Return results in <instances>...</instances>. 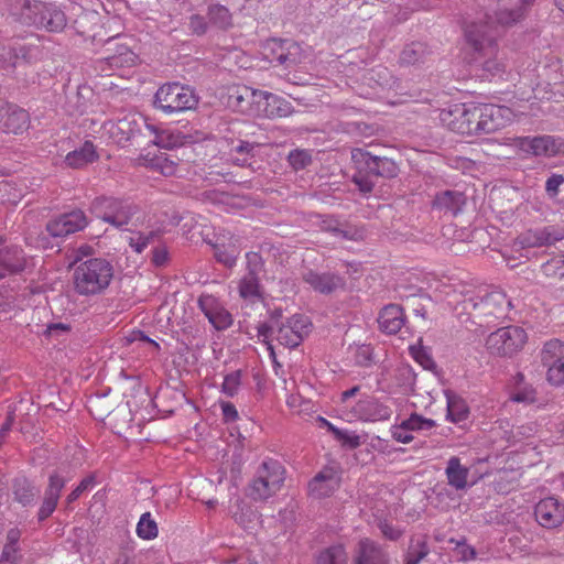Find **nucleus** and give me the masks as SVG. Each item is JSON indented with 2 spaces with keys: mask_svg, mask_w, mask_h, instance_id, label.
<instances>
[{
  "mask_svg": "<svg viewBox=\"0 0 564 564\" xmlns=\"http://www.w3.org/2000/svg\"><path fill=\"white\" fill-rule=\"evenodd\" d=\"M91 210L104 221L109 223L116 228L123 229L126 231L124 239L138 253H141L155 237L153 230L133 231L131 228H124L131 220L132 208L130 205L118 199L108 197L97 198L93 203Z\"/></svg>",
  "mask_w": 564,
  "mask_h": 564,
  "instance_id": "obj_1",
  "label": "nucleus"
},
{
  "mask_svg": "<svg viewBox=\"0 0 564 564\" xmlns=\"http://www.w3.org/2000/svg\"><path fill=\"white\" fill-rule=\"evenodd\" d=\"M310 332L311 322L308 317L301 314L284 319L281 313H275L269 322L258 327V336L268 345L272 358H274L271 345L273 339L285 347H296Z\"/></svg>",
  "mask_w": 564,
  "mask_h": 564,
  "instance_id": "obj_2",
  "label": "nucleus"
},
{
  "mask_svg": "<svg viewBox=\"0 0 564 564\" xmlns=\"http://www.w3.org/2000/svg\"><path fill=\"white\" fill-rule=\"evenodd\" d=\"M113 278V265L104 258H90L76 265L73 284L76 293L93 296L102 293Z\"/></svg>",
  "mask_w": 564,
  "mask_h": 564,
  "instance_id": "obj_3",
  "label": "nucleus"
},
{
  "mask_svg": "<svg viewBox=\"0 0 564 564\" xmlns=\"http://www.w3.org/2000/svg\"><path fill=\"white\" fill-rule=\"evenodd\" d=\"M359 391V387H354L341 393L337 410L339 417L347 422L386 420L388 415L387 408L378 404L373 398L365 397L355 400Z\"/></svg>",
  "mask_w": 564,
  "mask_h": 564,
  "instance_id": "obj_4",
  "label": "nucleus"
},
{
  "mask_svg": "<svg viewBox=\"0 0 564 564\" xmlns=\"http://www.w3.org/2000/svg\"><path fill=\"white\" fill-rule=\"evenodd\" d=\"M527 340L525 330L511 325L491 333L486 339V349L492 356L510 358L524 347Z\"/></svg>",
  "mask_w": 564,
  "mask_h": 564,
  "instance_id": "obj_5",
  "label": "nucleus"
},
{
  "mask_svg": "<svg viewBox=\"0 0 564 564\" xmlns=\"http://www.w3.org/2000/svg\"><path fill=\"white\" fill-rule=\"evenodd\" d=\"M284 481V468L275 460L263 462L249 487V495L254 500H265L275 495Z\"/></svg>",
  "mask_w": 564,
  "mask_h": 564,
  "instance_id": "obj_6",
  "label": "nucleus"
},
{
  "mask_svg": "<svg viewBox=\"0 0 564 564\" xmlns=\"http://www.w3.org/2000/svg\"><path fill=\"white\" fill-rule=\"evenodd\" d=\"M23 21L48 31H61L66 24V18L56 6L37 0L24 1L21 14Z\"/></svg>",
  "mask_w": 564,
  "mask_h": 564,
  "instance_id": "obj_7",
  "label": "nucleus"
},
{
  "mask_svg": "<svg viewBox=\"0 0 564 564\" xmlns=\"http://www.w3.org/2000/svg\"><path fill=\"white\" fill-rule=\"evenodd\" d=\"M155 106L165 113L193 109L197 105L194 90L180 84H166L155 94Z\"/></svg>",
  "mask_w": 564,
  "mask_h": 564,
  "instance_id": "obj_8",
  "label": "nucleus"
},
{
  "mask_svg": "<svg viewBox=\"0 0 564 564\" xmlns=\"http://www.w3.org/2000/svg\"><path fill=\"white\" fill-rule=\"evenodd\" d=\"M498 34L499 31L495 26L491 15L470 23L465 31L467 43L484 57L496 54Z\"/></svg>",
  "mask_w": 564,
  "mask_h": 564,
  "instance_id": "obj_9",
  "label": "nucleus"
},
{
  "mask_svg": "<svg viewBox=\"0 0 564 564\" xmlns=\"http://www.w3.org/2000/svg\"><path fill=\"white\" fill-rule=\"evenodd\" d=\"M511 301L502 291H492L486 296L476 301L473 297L463 301V308L475 317L494 316L500 317L507 314L511 307Z\"/></svg>",
  "mask_w": 564,
  "mask_h": 564,
  "instance_id": "obj_10",
  "label": "nucleus"
},
{
  "mask_svg": "<svg viewBox=\"0 0 564 564\" xmlns=\"http://www.w3.org/2000/svg\"><path fill=\"white\" fill-rule=\"evenodd\" d=\"M541 364L546 369V380L550 384H564V343L551 339L543 345L540 352Z\"/></svg>",
  "mask_w": 564,
  "mask_h": 564,
  "instance_id": "obj_11",
  "label": "nucleus"
},
{
  "mask_svg": "<svg viewBox=\"0 0 564 564\" xmlns=\"http://www.w3.org/2000/svg\"><path fill=\"white\" fill-rule=\"evenodd\" d=\"M131 40L119 39L108 43V55L100 61V69L110 74L115 69L132 67L138 62V55L130 45Z\"/></svg>",
  "mask_w": 564,
  "mask_h": 564,
  "instance_id": "obj_12",
  "label": "nucleus"
},
{
  "mask_svg": "<svg viewBox=\"0 0 564 564\" xmlns=\"http://www.w3.org/2000/svg\"><path fill=\"white\" fill-rule=\"evenodd\" d=\"M513 147L535 156H555L564 153V141L551 135L519 137L513 140Z\"/></svg>",
  "mask_w": 564,
  "mask_h": 564,
  "instance_id": "obj_13",
  "label": "nucleus"
},
{
  "mask_svg": "<svg viewBox=\"0 0 564 564\" xmlns=\"http://www.w3.org/2000/svg\"><path fill=\"white\" fill-rule=\"evenodd\" d=\"M475 116L481 120V131L484 133L495 132L505 128L513 121V111L506 106L497 105H475Z\"/></svg>",
  "mask_w": 564,
  "mask_h": 564,
  "instance_id": "obj_14",
  "label": "nucleus"
},
{
  "mask_svg": "<svg viewBox=\"0 0 564 564\" xmlns=\"http://www.w3.org/2000/svg\"><path fill=\"white\" fill-rule=\"evenodd\" d=\"M299 50L294 42L271 39L261 45L260 56L270 64L290 65L297 62L295 54Z\"/></svg>",
  "mask_w": 564,
  "mask_h": 564,
  "instance_id": "obj_15",
  "label": "nucleus"
},
{
  "mask_svg": "<svg viewBox=\"0 0 564 564\" xmlns=\"http://www.w3.org/2000/svg\"><path fill=\"white\" fill-rule=\"evenodd\" d=\"M475 116V104H454L440 111V121L449 130L464 134L469 132V122H466V117Z\"/></svg>",
  "mask_w": 564,
  "mask_h": 564,
  "instance_id": "obj_16",
  "label": "nucleus"
},
{
  "mask_svg": "<svg viewBox=\"0 0 564 564\" xmlns=\"http://www.w3.org/2000/svg\"><path fill=\"white\" fill-rule=\"evenodd\" d=\"M534 516L543 528H558L564 523V501L555 497L541 499L534 508Z\"/></svg>",
  "mask_w": 564,
  "mask_h": 564,
  "instance_id": "obj_17",
  "label": "nucleus"
},
{
  "mask_svg": "<svg viewBox=\"0 0 564 564\" xmlns=\"http://www.w3.org/2000/svg\"><path fill=\"white\" fill-rule=\"evenodd\" d=\"M198 304L209 323L216 329L221 330L231 326L232 316L217 297L203 294L198 300Z\"/></svg>",
  "mask_w": 564,
  "mask_h": 564,
  "instance_id": "obj_18",
  "label": "nucleus"
},
{
  "mask_svg": "<svg viewBox=\"0 0 564 564\" xmlns=\"http://www.w3.org/2000/svg\"><path fill=\"white\" fill-rule=\"evenodd\" d=\"M339 471L334 466L324 467L308 484L313 498L321 499L330 496L339 487Z\"/></svg>",
  "mask_w": 564,
  "mask_h": 564,
  "instance_id": "obj_19",
  "label": "nucleus"
},
{
  "mask_svg": "<svg viewBox=\"0 0 564 564\" xmlns=\"http://www.w3.org/2000/svg\"><path fill=\"white\" fill-rule=\"evenodd\" d=\"M87 219L82 210H73L64 214L47 224V231L53 237H65L84 229Z\"/></svg>",
  "mask_w": 564,
  "mask_h": 564,
  "instance_id": "obj_20",
  "label": "nucleus"
},
{
  "mask_svg": "<svg viewBox=\"0 0 564 564\" xmlns=\"http://www.w3.org/2000/svg\"><path fill=\"white\" fill-rule=\"evenodd\" d=\"M352 158L356 162L365 163L367 165V172L365 175L362 174V169L358 167V173L354 176V182L361 192L368 193L375 185V178L378 177L380 160L377 156H371L369 153L360 150L354 152Z\"/></svg>",
  "mask_w": 564,
  "mask_h": 564,
  "instance_id": "obj_21",
  "label": "nucleus"
},
{
  "mask_svg": "<svg viewBox=\"0 0 564 564\" xmlns=\"http://www.w3.org/2000/svg\"><path fill=\"white\" fill-rule=\"evenodd\" d=\"M534 0H518L513 8H507L503 3L498 6V10L492 17V21L497 30L510 28L522 21L528 13L529 8Z\"/></svg>",
  "mask_w": 564,
  "mask_h": 564,
  "instance_id": "obj_22",
  "label": "nucleus"
},
{
  "mask_svg": "<svg viewBox=\"0 0 564 564\" xmlns=\"http://www.w3.org/2000/svg\"><path fill=\"white\" fill-rule=\"evenodd\" d=\"M562 229L549 226L542 229L528 230L518 238V243L522 248H534L552 245L563 239Z\"/></svg>",
  "mask_w": 564,
  "mask_h": 564,
  "instance_id": "obj_23",
  "label": "nucleus"
},
{
  "mask_svg": "<svg viewBox=\"0 0 564 564\" xmlns=\"http://www.w3.org/2000/svg\"><path fill=\"white\" fill-rule=\"evenodd\" d=\"M248 265L253 267L239 282L238 290L241 299L248 302H256L261 299L260 285L256 275V267L260 264V257L257 253L247 254Z\"/></svg>",
  "mask_w": 564,
  "mask_h": 564,
  "instance_id": "obj_24",
  "label": "nucleus"
},
{
  "mask_svg": "<svg viewBox=\"0 0 564 564\" xmlns=\"http://www.w3.org/2000/svg\"><path fill=\"white\" fill-rule=\"evenodd\" d=\"M69 479L70 476H62L58 473L50 477V484L45 491L44 500L39 511L40 520H44L53 513L57 506L61 490Z\"/></svg>",
  "mask_w": 564,
  "mask_h": 564,
  "instance_id": "obj_25",
  "label": "nucleus"
},
{
  "mask_svg": "<svg viewBox=\"0 0 564 564\" xmlns=\"http://www.w3.org/2000/svg\"><path fill=\"white\" fill-rule=\"evenodd\" d=\"M435 425L434 421L412 414L392 430V437L400 443H410L413 440L412 432L416 430H430Z\"/></svg>",
  "mask_w": 564,
  "mask_h": 564,
  "instance_id": "obj_26",
  "label": "nucleus"
},
{
  "mask_svg": "<svg viewBox=\"0 0 564 564\" xmlns=\"http://www.w3.org/2000/svg\"><path fill=\"white\" fill-rule=\"evenodd\" d=\"M384 553L373 541L361 540L356 549L352 564H383Z\"/></svg>",
  "mask_w": 564,
  "mask_h": 564,
  "instance_id": "obj_27",
  "label": "nucleus"
},
{
  "mask_svg": "<svg viewBox=\"0 0 564 564\" xmlns=\"http://www.w3.org/2000/svg\"><path fill=\"white\" fill-rule=\"evenodd\" d=\"M0 123L7 132L19 133L28 128L29 115L21 108L8 106L4 113L0 115Z\"/></svg>",
  "mask_w": 564,
  "mask_h": 564,
  "instance_id": "obj_28",
  "label": "nucleus"
},
{
  "mask_svg": "<svg viewBox=\"0 0 564 564\" xmlns=\"http://www.w3.org/2000/svg\"><path fill=\"white\" fill-rule=\"evenodd\" d=\"M142 160L145 166L160 172L164 176H182V171L184 170L163 152L154 154L151 158L150 153H148Z\"/></svg>",
  "mask_w": 564,
  "mask_h": 564,
  "instance_id": "obj_29",
  "label": "nucleus"
},
{
  "mask_svg": "<svg viewBox=\"0 0 564 564\" xmlns=\"http://www.w3.org/2000/svg\"><path fill=\"white\" fill-rule=\"evenodd\" d=\"M23 251L18 247L0 250V278L7 273L19 272L24 269Z\"/></svg>",
  "mask_w": 564,
  "mask_h": 564,
  "instance_id": "obj_30",
  "label": "nucleus"
},
{
  "mask_svg": "<svg viewBox=\"0 0 564 564\" xmlns=\"http://www.w3.org/2000/svg\"><path fill=\"white\" fill-rule=\"evenodd\" d=\"M448 485L456 490H463L468 486L469 469L460 464V459L453 456L448 459L445 469Z\"/></svg>",
  "mask_w": 564,
  "mask_h": 564,
  "instance_id": "obj_31",
  "label": "nucleus"
},
{
  "mask_svg": "<svg viewBox=\"0 0 564 564\" xmlns=\"http://www.w3.org/2000/svg\"><path fill=\"white\" fill-rule=\"evenodd\" d=\"M98 159L95 145L86 141L79 149L69 152L65 156V163L72 169H82Z\"/></svg>",
  "mask_w": 564,
  "mask_h": 564,
  "instance_id": "obj_32",
  "label": "nucleus"
},
{
  "mask_svg": "<svg viewBox=\"0 0 564 564\" xmlns=\"http://www.w3.org/2000/svg\"><path fill=\"white\" fill-rule=\"evenodd\" d=\"M465 205V196L458 191H444L438 193L434 200L433 206L452 215H456L462 210Z\"/></svg>",
  "mask_w": 564,
  "mask_h": 564,
  "instance_id": "obj_33",
  "label": "nucleus"
},
{
  "mask_svg": "<svg viewBox=\"0 0 564 564\" xmlns=\"http://www.w3.org/2000/svg\"><path fill=\"white\" fill-rule=\"evenodd\" d=\"M232 518L245 531L252 532L257 530L260 524V516L250 506L240 501L236 506V510L231 511Z\"/></svg>",
  "mask_w": 564,
  "mask_h": 564,
  "instance_id": "obj_34",
  "label": "nucleus"
},
{
  "mask_svg": "<svg viewBox=\"0 0 564 564\" xmlns=\"http://www.w3.org/2000/svg\"><path fill=\"white\" fill-rule=\"evenodd\" d=\"M254 89L248 86H235L229 89L228 105L238 111L248 113Z\"/></svg>",
  "mask_w": 564,
  "mask_h": 564,
  "instance_id": "obj_35",
  "label": "nucleus"
},
{
  "mask_svg": "<svg viewBox=\"0 0 564 564\" xmlns=\"http://www.w3.org/2000/svg\"><path fill=\"white\" fill-rule=\"evenodd\" d=\"M304 280L315 291H318L321 293H329L340 285V279L336 275L328 273L319 274L310 271L304 275Z\"/></svg>",
  "mask_w": 564,
  "mask_h": 564,
  "instance_id": "obj_36",
  "label": "nucleus"
},
{
  "mask_svg": "<svg viewBox=\"0 0 564 564\" xmlns=\"http://www.w3.org/2000/svg\"><path fill=\"white\" fill-rule=\"evenodd\" d=\"M432 54L431 50L426 44L421 42H414L406 45L400 54V63L403 65H414L417 63H424Z\"/></svg>",
  "mask_w": 564,
  "mask_h": 564,
  "instance_id": "obj_37",
  "label": "nucleus"
},
{
  "mask_svg": "<svg viewBox=\"0 0 564 564\" xmlns=\"http://www.w3.org/2000/svg\"><path fill=\"white\" fill-rule=\"evenodd\" d=\"M447 398V419L453 423H460L467 420L469 408L464 399L452 393Z\"/></svg>",
  "mask_w": 564,
  "mask_h": 564,
  "instance_id": "obj_38",
  "label": "nucleus"
},
{
  "mask_svg": "<svg viewBox=\"0 0 564 564\" xmlns=\"http://www.w3.org/2000/svg\"><path fill=\"white\" fill-rule=\"evenodd\" d=\"M131 121L128 118L121 119L118 122H107L104 126L106 132L110 135L113 142L118 144H123L129 141L133 131L130 129Z\"/></svg>",
  "mask_w": 564,
  "mask_h": 564,
  "instance_id": "obj_39",
  "label": "nucleus"
},
{
  "mask_svg": "<svg viewBox=\"0 0 564 564\" xmlns=\"http://www.w3.org/2000/svg\"><path fill=\"white\" fill-rule=\"evenodd\" d=\"M135 533L140 539L144 541H151L158 538V523L153 519L151 512H144L143 514H141L137 523Z\"/></svg>",
  "mask_w": 564,
  "mask_h": 564,
  "instance_id": "obj_40",
  "label": "nucleus"
},
{
  "mask_svg": "<svg viewBox=\"0 0 564 564\" xmlns=\"http://www.w3.org/2000/svg\"><path fill=\"white\" fill-rule=\"evenodd\" d=\"M348 555L341 544L333 545L323 551L316 564H347Z\"/></svg>",
  "mask_w": 564,
  "mask_h": 564,
  "instance_id": "obj_41",
  "label": "nucleus"
},
{
  "mask_svg": "<svg viewBox=\"0 0 564 564\" xmlns=\"http://www.w3.org/2000/svg\"><path fill=\"white\" fill-rule=\"evenodd\" d=\"M265 105V111L262 117H286L291 112L290 104L273 94L269 97V101Z\"/></svg>",
  "mask_w": 564,
  "mask_h": 564,
  "instance_id": "obj_42",
  "label": "nucleus"
},
{
  "mask_svg": "<svg viewBox=\"0 0 564 564\" xmlns=\"http://www.w3.org/2000/svg\"><path fill=\"white\" fill-rule=\"evenodd\" d=\"M319 421L322 422L323 425L327 426L328 430L333 432L335 437L338 441H340L344 445L354 448L360 444V437L357 434L349 431L339 430L324 417H319Z\"/></svg>",
  "mask_w": 564,
  "mask_h": 564,
  "instance_id": "obj_43",
  "label": "nucleus"
},
{
  "mask_svg": "<svg viewBox=\"0 0 564 564\" xmlns=\"http://www.w3.org/2000/svg\"><path fill=\"white\" fill-rule=\"evenodd\" d=\"M209 20L220 29H227L231 24V15L224 6L215 4L208 10Z\"/></svg>",
  "mask_w": 564,
  "mask_h": 564,
  "instance_id": "obj_44",
  "label": "nucleus"
},
{
  "mask_svg": "<svg viewBox=\"0 0 564 564\" xmlns=\"http://www.w3.org/2000/svg\"><path fill=\"white\" fill-rule=\"evenodd\" d=\"M241 377L242 373L240 370L226 375L221 384V392L229 398L235 397L241 387Z\"/></svg>",
  "mask_w": 564,
  "mask_h": 564,
  "instance_id": "obj_45",
  "label": "nucleus"
},
{
  "mask_svg": "<svg viewBox=\"0 0 564 564\" xmlns=\"http://www.w3.org/2000/svg\"><path fill=\"white\" fill-rule=\"evenodd\" d=\"M542 271L549 278L564 279V256H555L546 261Z\"/></svg>",
  "mask_w": 564,
  "mask_h": 564,
  "instance_id": "obj_46",
  "label": "nucleus"
},
{
  "mask_svg": "<svg viewBox=\"0 0 564 564\" xmlns=\"http://www.w3.org/2000/svg\"><path fill=\"white\" fill-rule=\"evenodd\" d=\"M271 96V93L254 89V96L251 99L248 115L262 117L263 112L265 111V104L269 101V97Z\"/></svg>",
  "mask_w": 564,
  "mask_h": 564,
  "instance_id": "obj_47",
  "label": "nucleus"
},
{
  "mask_svg": "<svg viewBox=\"0 0 564 564\" xmlns=\"http://www.w3.org/2000/svg\"><path fill=\"white\" fill-rule=\"evenodd\" d=\"M239 254V249L236 246H230L228 249L216 247L215 256L217 260L224 263L226 267H232Z\"/></svg>",
  "mask_w": 564,
  "mask_h": 564,
  "instance_id": "obj_48",
  "label": "nucleus"
},
{
  "mask_svg": "<svg viewBox=\"0 0 564 564\" xmlns=\"http://www.w3.org/2000/svg\"><path fill=\"white\" fill-rule=\"evenodd\" d=\"M405 315L399 304H390V334L400 332L404 326Z\"/></svg>",
  "mask_w": 564,
  "mask_h": 564,
  "instance_id": "obj_49",
  "label": "nucleus"
},
{
  "mask_svg": "<svg viewBox=\"0 0 564 564\" xmlns=\"http://www.w3.org/2000/svg\"><path fill=\"white\" fill-rule=\"evenodd\" d=\"M409 350L411 356L424 368L432 369L434 367V360L430 356V354L421 348L410 345Z\"/></svg>",
  "mask_w": 564,
  "mask_h": 564,
  "instance_id": "obj_50",
  "label": "nucleus"
},
{
  "mask_svg": "<svg viewBox=\"0 0 564 564\" xmlns=\"http://www.w3.org/2000/svg\"><path fill=\"white\" fill-rule=\"evenodd\" d=\"M290 164L296 169H303L311 162V154L306 150H295L289 154Z\"/></svg>",
  "mask_w": 564,
  "mask_h": 564,
  "instance_id": "obj_51",
  "label": "nucleus"
},
{
  "mask_svg": "<svg viewBox=\"0 0 564 564\" xmlns=\"http://www.w3.org/2000/svg\"><path fill=\"white\" fill-rule=\"evenodd\" d=\"M564 184V175L552 174L545 182V192L550 198H554L560 193L561 185Z\"/></svg>",
  "mask_w": 564,
  "mask_h": 564,
  "instance_id": "obj_52",
  "label": "nucleus"
},
{
  "mask_svg": "<svg viewBox=\"0 0 564 564\" xmlns=\"http://www.w3.org/2000/svg\"><path fill=\"white\" fill-rule=\"evenodd\" d=\"M127 340L129 343H140V344H145V345H149L150 348H151V352H155L160 349V345L149 338L148 336H145L142 332H132L128 337H127Z\"/></svg>",
  "mask_w": 564,
  "mask_h": 564,
  "instance_id": "obj_53",
  "label": "nucleus"
},
{
  "mask_svg": "<svg viewBox=\"0 0 564 564\" xmlns=\"http://www.w3.org/2000/svg\"><path fill=\"white\" fill-rule=\"evenodd\" d=\"M496 54L488 55L489 58L482 63V67L490 75L496 76L500 75L505 70V64L496 58Z\"/></svg>",
  "mask_w": 564,
  "mask_h": 564,
  "instance_id": "obj_54",
  "label": "nucleus"
},
{
  "mask_svg": "<svg viewBox=\"0 0 564 564\" xmlns=\"http://www.w3.org/2000/svg\"><path fill=\"white\" fill-rule=\"evenodd\" d=\"M94 485L93 476L84 478L80 484L67 496V503H72L77 500L80 495L91 488Z\"/></svg>",
  "mask_w": 564,
  "mask_h": 564,
  "instance_id": "obj_55",
  "label": "nucleus"
},
{
  "mask_svg": "<svg viewBox=\"0 0 564 564\" xmlns=\"http://www.w3.org/2000/svg\"><path fill=\"white\" fill-rule=\"evenodd\" d=\"M427 554V550L423 544L417 543L415 547L411 549V551L406 555L405 564H419L422 558H424Z\"/></svg>",
  "mask_w": 564,
  "mask_h": 564,
  "instance_id": "obj_56",
  "label": "nucleus"
},
{
  "mask_svg": "<svg viewBox=\"0 0 564 564\" xmlns=\"http://www.w3.org/2000/svg\"><path fill=\"white\" fill-rule=\"evenodd\" d=\"M154 143L160 148H173L177 145V138L167 131H162L155 135Z\"/></svg>",
  "mask_w": 564,
  "mask_h": 564,
  "instance_id": "obj_57",
  "label": "nucleus"
},
{
  "mask_svg": "<svg viewBox=\"0 0 564 564\" xmlns=\"http://www.w3.org/2000/svg\"><path fill=\"white\" fill-rule=\"evenodd\" d=\"M221 413L224 421L231 423L238 420V411L236 406L230 402H220Z\"/></svg>",
  "mask_w": 564,
  "mask_h": 564,
  "instance_id": "obj_58",
  "label": "nucleus"
},
{
  "mask_svg": "<svg viewBox=\"0 0 564 564\" xmlns=\"http://www.w3.org/2000/svg\"><path fill=\"white\" fill-rule=\"evenodd\" d=\"M286 404L290 409L301 412L304 410H308L310 402H304L300 395L291 394L286 399Z\"/></svg>",
  "mask_w": 564,
  "mask_h": 564,
  "instance_id": "obj_59",
  "label": "nucleus"
},
{
  "mask_svg": "<svg viewBox=\"0 0 564 564\" xmlns=\"http://www.w3.org/2000/svg\"><path fill=\"white\" fill-rule=\"evenodd\" d=\"M189 28L196 34H203L206 31V22L199 15H192L189 19Z\"/></svg>",
  "mask_w": 564,
  "mask_h": 564,
  "instance_id": "obj_60",
  "label": "nucleus"
},
{
  "mask_svg": "<svg viewBox=\"0 0 564 564\" xmlns=\"http://www.w3.org/2000/svg\"><path fill=\"white\" fill-rule=\"evenodd\" d=\"M457 554L462 561H471L476 557L475 549L466 544L457 546Z\"/></svg>",
  "mask_w": 564,
  "mask_h": 564,
  "instance_id": "obj_61",
  "label": "nucleus"
},
{
  "mask_svg": "<svg viewBox=\"0 0 564 564\" xmlns=\"http://www.w3.org/2000/svg\"><path fill=\"white\" fill-rule=\"evenodd\" d=\"M466 122H469L470 131L464 132L465 135H474L481 133V120L478 116L466 117Z\"/></svg>",
  "mask_w": 564,
  "mask_h": 564,
  "instance_id": "obj_62",
  "label": "nucleus"
},
{
  "mask_svg": "<svg viewBox=\"0 0 564 564\" xmlns=\"http://www.w3.org/2000/svg\"><path fill=\"white\" fill-rule=\"evenodd\" d=\"M14 495L19 502H21L23 506L30 503L34 497V494L29 487L23 488V492H20V489L17 488Z\"/></svg>",
  "mask_w": 564,
  "mask_h": 564,
  "instance_id": "obj_63",
  "label": "nucleus"
},
{
  "mask_svg": "<svg viewBox=\"0 0 564 564\" xmlns=\"http://www.w3.org/2000/svg\"><path fill=\"white\" fill-rule=\"evenodd\" d=\"M167 259V252L165 249H156L154 250V253H153V262L156 264V265H162L165 263Z\"/></svg>",
  "mask_w": 564,
  "mask_h": 564,
  "instance_id": "obj_64",
  "label": "nucleus"
}]
</instances>
